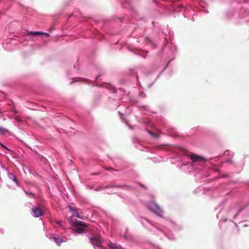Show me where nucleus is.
<instances>
[{"mask_svg": "<svg viewBox=\"0 0 249 249\" xmlns=\"http://www.w3.org/2000/svg\"><path fill=\"white\" fill-rule=\"evenodd\" d=\"M52 239L54 240V241L58 246H60L61 243L63 242H66L65 239L59 237H52Z\"/></svg>", "mask_w": 249, "mask_h": 249, "instance_id": "obj_7", "label": "nucleus"}, {"mask_svg": "<svg viewBox=\"0 0 249 249\" xmlns=\"http://www.w3.org/2000/svg\"><path fill=\"white\" fill-rule=\"evenodd\" d=\"M124 237L125 238H126V239H127V237L126 235H125H125H124Z\"/></svg>", "mask_w": 249, "mask_h": 249, "instance_id": "obj_24", "label": "nucleus"}, {"mask_svg": "<svg viewBox=\"0 0 249 249\" xmlns=\"http://www.w3.org/2000/svg\"><path fill=\"white\" fill-rule=\"evenodd\" d=\"M190 159L192 162L191 165L194 170L195 169V166L196 165H200L202 166L206 160L204 157L196 155V154H192L190 156Z\"/></svg>", "mask_w": 249, "mask_h": 249, "instance_id": "obj_1", "label": "nucleus"}, {"mask_svg": "<svg viewBox=\"0 0 249 249\" xmlns=\"http://www.w3.org/2000/svg\"><path fill=\"white\" fill-rule=\"evenodd\" d=\"M141 222L144 225H145L146 223L151 224V222L145 218H142Z\"/></svg>", "mask_w": 249, "mask_h": 249, "instance_id": "obj_11", "label": "nucleus"}, {"mask_svg": "<svg viewBox=\"0 0 249 249\" xmlns=\"http://www.w3.org/2000/svg\"><path fill=\"white\" fill-rule=\"evenodd\" d=\"M145 41H146V42H150V39H149V37H145Z\"/></svg>", "mask_w": 249, "mask_h": 249, "instance_id": "obj_18", "label": "nucleus"}, {"mask_svg": "<svg viewBox=\"0 0 249 249\" xmlns=\"http://www.w3.org/2000/svg\"><path fill=\"white\" fill-rule=\"evenodd\" d=\"M9 175L11 176L10 178L13 180V181H14L17 185H18V182L16 177L12 173H9Z\"/></svg>", "mask_w": 249, "mask_h": 249, "instance_id": "obj_10", "label": "nucleus"}, {"mask_svg": "<svg viewBox=\"0 0 249 249\" xmlns=\"http://www.w3.org/2000/svg\"><path fill=\"white\" fill-rule=\"evenodd\" d=\"M56 223L58 224V225H60L61 224V221H57L56 222Z\"/></svg>", "mask_w": 249, "mask_h": 249, "instance_id": "obj_20", "label": "nucleus"}, {"mask_svg": "<svg viewBox=\"0 0 249 249\" xmlns=\"http://www.w3.org/2000/svg\"><path fill=\"white\" fill-rule=\"evenodd\" d=\"M73 216H75V217H76L77 218L82 219V218L80 217L78 212H77V211H74V213H73Z\"/></svg>", "mask_w": 249, "mask_h": 249, "instance_id": "obj_13", "label": "nucleus"}, {"mask_svg": "<svg viewBox=\"0 0 249 249\" xmlns=\"http://www.w3.org/2000/svg\"><path fill=\"white\" fill-rule=\"evenodd\" d=\"M89 240L93 246H96L99 249H101L102 239L100 237L93 235L89 238Z\"/></svg>", "mask_w": 249, "mask_h": 249, "instance_id": "obj_3", "label": "nucleus"}, {"mask_svg": "<svg viewBox=\"0 0 249 249\" xmlns=\"http://www.w3.org/2000/svg\"><path fill=\"white\" fill-rule=\"evenodd\" d=\"M43 209L44 207H41L39 206H36L32 208V212L33 216L35 217H39L43 215Z\"/></svg>", "mask_w": 249, "mask_h": 249, "instance_id": "obj_4", "label": "nucleus"}, {"mask_svg": "<svg viewBox=\"0 0 249 249\" xmlns=\"http://www.w3.org/2000/svg\"><path fill=\"white\" fill-rule=\"evenodd\" d=\"M110 187H126V186L124 185H116V186H110Z\"/></svg>", "mask_w": 249, "mask_h": 249, "instance_id": "obj_15", "label": "nucleus"}, {"mask_svg": "<svg viewBox=\"0 0 249 249\" xmlns=\"http://www.w3.org/2000/svg\"><path fill=\"white\" fill-rule=\"evenodd\" d=\"M8 130L2 127H0V134L3 135L5 133H8Z\"/></svg>", "mask_w": 249, "mask_h": 249, "instance_id": "obj_9", "label": "nucleus"}, {"mask_svg": "<svg viewBox=\"0 0 249 249\" xmlns=\"http://www.w3.org/2000/svg\"><path fill=\"white\" fill-rule=\"evenodd\" d=\"M107 245L110 248H113V249H119L120 247V246L119 245H117V244L113 243L111 242H109L107 244Z\"/></svg>", "mask_w": 249, "mask_h": 249, "instance_id": "obj_8", "label": "nucleus"}, {"mask_svg": "<svg viewBox=\"0 0 249 249\" xmlns=\"http://www.w3.org/2000/svg\"><path fill=\"white\" fill-rule=\"evenodd\" d=\"M98 77H99V75H98V77H96V79H98Z\"/></svg>", "mask_w": 249, "mask_h": 249, "instance_id": "obj_28", "label": "nucleus"}, {"mask_svg": "<svg viewBox=\"0 0 249 249\" xmlns=\"http://www.w3.org/2000/svg\"><path fill=\"white\" fill-rule=\"evenodd\" d=\"M27 35L28 36H39V35H44L46 37H48L50 36V35L48 33H43V32H39V31L28 32L27 33Z\"/></svg>", "mask_w": 249, "mask_h": 249, "instance_id": "obj_5", "label": "nucleus"}, {"mask_svg": "<svg viewBox=\"0 0 249 249\" xmlns=\"http://www.w3.org/2000/svg\"><path fill=\"white\" fill-rule=\"evenodd\" d=\"M107 186H105V187H102L101 189H103V188H107Z\"/></svg>", "mask_w": 249, "mask_h": 249, "instance_id": "obj_25", "label": "nucleus"}, {"mask_svg": "<svg viewBox=\"0 0 249 249\" xmlns=\"http://www.w3.org/2000/svg\"><path fill=\"white\" fill-rule=\"evenodd\" d=\"M139 95H140V96L143 97H144L145 96L144 93L143 92L140 93Z\"/></svg>", "mask_w": 249, "mask_h": 249, "instance_id": "obj_16", "label": "nucleus"}, {"mask_svg": "<svg viewBox=\"0 0 249 249\" xmlns=\"http://www.w3.org/2000/svg\"><path fill=\"white\" fill-rule=\"evenodd\" d=\"M98 77H99V75H98V77H96V79H98Z\"/></svg>", "mask_w": 249, "mask_h": 249, "instance_id": "obj_27", "label": "nucleus"}, {"mask_svg": "<svg viewBox=\"0 0 249 249\" xmlns=\"http://www.w3.org/2000/svg\"><path fill=\"white\" fill-rule=\"evenodd\" d=\"M25 193L27 195H30V196L32 197H34V194H33L32 193H28L26 191H24Z\"/></svg>", "mask_w": 249, "mask_h": 249, "instance_id": "obj_14", "label": "nucleus"}, {"mask_svg": "<svg viewBox=\"0 0 249 249\" xmlns=\"http://www.w3.org/2000/svg\"><path fill=\"white\" fill-rule=\"evenodd\" d=\"M187 164L183 163V164H182V165H186Z\"/></svg>", "mask_w": 249, "mask_h": 249, "instance_id": "obj_26", "label": "nucleus"}, {"mask_svg": "<svg viewBox=\"0 0 249 249\" xmlns=\"http://www.w3.org/2000/svg\"><path fill=\"white\" fill-rule=\"evenodd\" d=\"M148 209L160 217H162L163 213V211L154 202H151L148 205Z\"/></svg>", "mask_w": 249, "mask_h": 249, "instance_id": "obj_2", "label": "nucleus"}, {"mask_svg": "<svg viewBox=\"0 0 249 249\" xmlns=\"http://www.w3.org/2000/svg\"><path fill=\"white\" fill-rule=\"evenodd\" d=\"M69 208L70 209V210L72 212H73L74 213V211H75L74 210V208H73L72 207H69Z\"/></svg>", "mask_w": 249, "mask_h": 249, "instance_id": "obj_19", "label": "nucleus"}, {"mask_svg": "<svg viewBox=\"0 0 249 249\" xmlns=\"http://www.w3.org/2000/svg\"><path fill=\"white\" fill-rule=\"evenodd\" d=\"M149 133L152 135L153 136V137H156V135L154 134V133H151V132H149Z\"/></svg>", "mask_w": 249, "mask_h": 249, "instance_id": "obj_21", "label": "nucleus"}, {"mask_svg": "<svg viewBox=\"0 0 249 249\" xmlns=\"http://www.w3.org/2000/svg\"><path fill=\"white\" fill-rule=\"evenodd\" d=\"M109 169L110 170L115 171V170L113 169V168H110L107 169V170H109Z\"/></svg>", "mask_w": 249, "mask_h": 249, "instance_id": "obj_23", "label": "nucleus"}, {"mask_svg": "<svg viewBox=\"0 0 249 249\" xmlns=\"http://www.w3.org/2000/svg\"><path fill=\"white\" fill-rule=\"evenodd\" d=\"M70 222L71 225L73 226H86L85 224L83 222L76 219H74V220H71Z\"/></svg>", "mask_w": 249, "mask_h": 249, "instance_id": "obj_6", "label": "nucleus"}, {"mask_svg": "<svg viewBox=\"0 0 249 249\" xmlns=\"http://www.w3.org/2000/svg\"><path fill=\"white\" fill-rule=\"evenodd\" d=\"M98 77H99V75H98V77H96V79H98Z\"/></svg>", "mask_w": 249, "mask_h": 249, "instance_id": "obj_29", "label": "nucleus"}, {"mask_svg": "<svg viewBox=\"0 0 249 249\" xmlns=\"http://www.w3.org/2000/svg\"><path fill=\"white\" fill-rule=\"evenodd\" d=\"M83 231H84V229L82 228H77L75 230V232L79 234L83 233Z\"/></svg>", "mask_w": 249, "mask_h": 249, "instance_id": "obj_12", "label": "nucleus"}, {"mask_svg": "<svg viewBox=\"0 0 249 249\" xmlns=\"http://www.w3.org/2000/svg\"><path fill=\"white\" fill-rule=\"evenodd\" d=\"M0 145L4 148L6 149H8V148L5 146L2 143H1V142H0Z\"/></svg>", "mask_w": 249, "mask_h": 249, "instance_id": "obj_17", "label": "nucleus"}, {"mask_svg": "<svg viewBox=\"0 0 249 249\" xmlns=\"http://www.w3.org/2000/svg\"><path fill=\"white\" fill-rule=\"evenodd\" d=\"M241 210H239L238 213L234 216V218H235L237 215H238V214L239 213V212H240Z\"/></svg>", "mask_w": 249, "mask_h": 249, "instance_id": "obj_22", "label": "nucleus"}]
</instances>
